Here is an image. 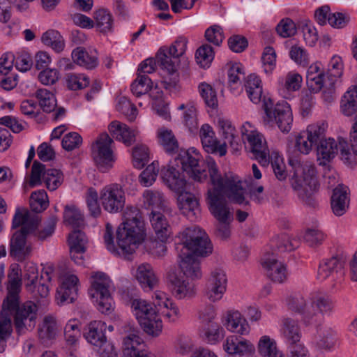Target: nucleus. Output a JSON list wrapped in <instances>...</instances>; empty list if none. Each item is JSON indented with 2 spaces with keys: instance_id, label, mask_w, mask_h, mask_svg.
<instances>
[{
  "instance_id": "obj_1",
  "label": "nucleus",
  "mask_w": 357,
  "mask_h": 357,
  "mask_svg": "<svg viewBox=\"0 0 357 357\" xmlns=\"http://www.w3.org/2000/svg\"><path fill=\"white\" fill-rule=\"evenodd\" d=\"M208 167L209 181L212 185L207 191L209 211L218 221L231 220L233 215L224 195L234 203L248 204L241 181L238 176L231 173L222 176L213 161H209Z\"/></svg>"
},
{
  "instance_id": "obj_2",
  "label": "nucleus",
  "mask_w": 357,
  "mask_h": 357,
  "mask_svg": "<svg viewBox=\"0 0 357 357\" xmlns=\"http://www.w3.org/2000/svg\"><path fill=\"white\" fill-rule=\"evenodd\" d=\"M177 238L176 250L181 275L192 280L201 278L200 262L195 256L206 257L212 252L213 246L207 234L199 227L192 226L181 231Z\"/></svg>"
},
{
  "instance_id": "obj_3",
  "label": "nucleus",
  "mask_w": 357,
  "mask_h": 357,
  "mask_svg": "<svg viewBox=\"0 0 357 357\" xmlns=\"http://www.w3.org/2000/svg\"><path fill=\"white\" fill-rule=\"evenodd\" d=\"M290 164L294 169L290 183L298 199L307 207L317 208L319 204L314 194L319 185L314 164L310 161H290Z\"/></svg>"
},
{
  "instance_id": "obj_4",
  "label": "nucleus",
  "mask_w": 357,
  "mask_h": 357,
  "mask_svg": "<svg viewBox=\"0 0 357 357\" xmlns=\"http://www.w3.org/2000/svg\"><path fill=\"white\" fill-rule=\"evenodd\" d=\"M145 225L139 209L127 206L123 211V222L116 231L117 243L122 254H132L145 237Z\"/></svg>"
},
{
  "instance_id": "obj_5",
  "label": "nucleus",
  "mask_w": 357,
  "mask_h": 357,
  "mask_svg": "<svg viewBox=\"0 0 357 357\" xmlns=\"http://www.w3.org/2000/svg\"><path fill=\"white\" fill-rule=\"evenodd\" d=\"M287 306L289 310L301 316L303 325L308 326L317 322L319 313H331L334 308V303L328 296L319 291H312L305 296L296 295L289 297Z\"/></svg>"
},
{
  "instance_id": "obj_6",
  "label": "nucleus",
  "mask_w": 357,
  "mask_h": 357,
  "mask_svg": "<svg viewBox=\"0 0 357 357\" xmlns=\"http://www.w3.org/2000/svg\"><path fill=\"white\" fill-rule=\"evenodd\" d=\"M40 222L39 216L25 208H17L13 219V228L22 227L16 231L10 243V254L17 261H23L32 250L26 239L32 234Z\"/></svg>"
},
{
  "instance_id": "obj_7",
  "label": "nucleus",
  "mask_w": 357,
  "mask_h": 357,
  "mask_svg": "<svg viewBox=\"0 0 357 357\" xmlns=\"http://www.w3.org/2000/svg\"><path fill=\"white\" fill-rule=\"evenodd\" d=\"M14 277L9 282L8 287V295L6 299H8L10 295L14 294L16 297L15 307L13 309H8V313L10 317L14 314V325L17 333L19 335L24 334L26 331L31 330L36 325L38 307L32 301H27L20 304L19 293L20 291L22 280L18 273H16Z\"/></svg>"
},
{
  "instance_id": "obj_8",
  "label": "nucleus",
  "mask_w": 357,
  "mask_h": 357,
  "mask_svg": "<svg viewBox=\"0 0 357 357\" xmlns=\"http://www.w3.org/2000/svg\"><path fill=\"white\" fill-rule=\"evenodd\" d=\"M113 283L105 273H93L91 277L90 296L96 299L98 310L109 314L114 310V303L111 296Z\"/></svg>"
},
{
  "instance_id": "obj_9",
  "label": "nucleus",
  "mask_w": 357,
  "mask_h": 357,
  "mask_svg": "<svg viewBox=\"0 0 357 357\" xmlns=\"http://www.w3.org/2000/svg\"><path fill=\"white\" fill-rule=\"evenodd\" d=\"M132 312L144 331L152 337L158 336L162 330V321L153 305L146 300H135Z\"/></svg>"
},
{
  "instance_id": "obj_10",
  "label": "nucleus",
  "mask_w": 357,
  "mask_h": 357,
  "mask_svg": "<svg viewBox=\"0 0 357 357\" xmlns=\"http://www.w3.org/2000/svg\"><path fill=\"white\" fill-rule=\"evenodd\" d=\"M202 156L198 151L194 148L188 150H181L178 156L175 159L176 165L181 164L180 168L185 172L192 178L199 182H203L207 179L208 172V164L209 159L205 165L201 160ZM215 162V161L213 160Z\"/></svg>"
},
{
  "instance_id": "obj_11",
  "label": "nucleus",
  "mask_w": 357,
  "mask_h": 357,
  "mask_svg": "<svg viewBox=\"0 0 357 357\" xmlns=\"http://www.w3.org/2000/svg\"><path fill=\"white\" fill-rule=\"evenodd\" d=\"M241 136L245 148L249 149L255 159L263 166L268 165L270 161V151L264 136L249 122L242 125Z\"/></svg>"
},
{
  "instance_id": "obj_12",
  "label": "nucleus",
  "mask_w": 357,
  "mask_h": 357,
  "mask_svg": "<svg viewBox=\"0 0 357 357\" xmlns=\"http://www.w3.org/2000/svg\"><path fill=\"white\" fill-rule=\"evenodd\" d=\"M263 107L265 112L264 123H276L282 132H289L292 126L293 115L291 109L285 100L273 105L271 99H264Z\"/></svg>"
},
{
  "instance_id": "obj_13",
  "label": "nucleus",
  "mask_w": 357,
  "mask_h": 357,
  "mask_svg": "<svg viewBox=\"0 0 357 357\" xmlns=\"http://www.w3.org/2000/svg\"><path fill=\"white\" fill-rule=\"evenodd\" d=\"M150 222L155 231V239L146 241L147 250L153 255L161 257L167 251L166 242L172 234V229L162 213H153Z\"/></svg>"
},
{
  "instance_id": "obj_14",
  "label": "nucleus",
  "mask_w": 357,
  "mask_h": 357,
  "mask_svg": "<svg viewBox=\"0 0 357 357\" xmlns=\"http://www.w3.org/2000/svg\"><path fill=\"white\" fill-rule=\"evenodd\" d=\"M91 156L101 172H107L113 166L116 158L114 153V143L108 134L98 135L91 144Z\"/></svg>"
},
{
  "instance_id": "obj_15",
  "label": "nucleus",
  "mask_w": 357,
  "mask_h": 357,
  "mask_svg": "<svg viewBox=\"0 0 357 357\" xmlns=\"http://www.w3.org/2000/svg\"><path fill=\"white\" fill-rule=\"evenodd\" d=\"M227 276L225 270L220 268L213 269L206 279L203 290L204 296L210 303L220 301L227 289Z\"/></svg>"
},
{
  "instance_id": "obj_16",
  "label": "nucleus",
  "mask_w": 357,
  "mask_h": 357,
  "mask_svg": "<svg viewBox=\"0 0 357 357\" xmlns=\"http://www.w3.org/2000/svg\"><path fill=\"white\" fill-rule=\"evenodd\" d=\"M306 82L309 90L313 93H318L323 89L328 90V92L324 91V98L327 101L332 100L334 87H330L328 85V76L326 77L321 63L315 62L309 66Z\"/></svg>"
},
{
  "instance_id": "obj_17",
  "label": "nucleus",
  "mask_w": 357,
  "mask_h": 357,
  "mask_svg": "<svg viewBox=\"0 0 357 357\" xmlns=\"http://www.w3.org/2000/svg\"><path fill=\"white\" fill-rule=\"evenodd\" d=\"M167 283L172 295L177 300L190 299L196 295L195 284L174 269H170L167 272Z\"/></svg>"
},
{
  "instance_id": "obj_18",
  "label": "nucleus",
  "mask_w": 357,
  "mask_h": 357,
  "mask_svg": "<svg viewBox=\"0 0 357 357\" xmlns=\"http://www.w3.org/2000/svg\"><path fill=\"white\" fill-rule=\"evenodd\" d=\"M105 211L110 213L121 211L126 204V195L122 187L117 183L105 185L99 194Z\"/></svg>"
},
{
  "instance_id": "obj_19",
  "label": "nucleus",
  "mask_w": 357,
  "mask_h": 357,
  "mask_svg": "<svg viewBox=\"0 0 357 357\" xmlns=\"http://www.w3.org/2000/svg\"><path fill=\"white\" fill-rule=\"evenodd\" d=\"M319 142L317 153L323 159L329 160L333 158L340 150L341 159L347 164L352 162L351 158L354 153L350 152L348 144L343 138H339L338 142H337L333 138L324 139V137H322Z\"/></svg>"
},
{
  "instance_id": "obj_20",
  "label": "nucleus",
  "mask_w": 357,
  "mask_h": 357,
  "mask_svg": "<svg viewBox=\"0 0 357 357\" xmlns=\"http://www.w3.org/2000/svg\"><path fill=\"white\" fill-rule=\"evenodd\" d=\"M326 125L324 123H317L309 125L306 130L301 132L296 137V147L299 152L308 154L313 146H317L319 140L325 135Z\"/></svg>"
},
{
  "instance_id": "obj_21",
  "label": "nucleus",
  "mask_w": 357,
  "mask_h": 357,
  "mask_svg": "<svg viewBox=\"0 0 357 357\" xmlns=\"http://www.w3.org/2000/svg\"><path fill=\"white\" fill-rule=\"evenodd\" d=\"M79 279L74 274H64L56 290V300L59 305L73 303L77 297Z\"/></svg>"
},
{
  "instance_id": "obj_22",
  "label": "nucleus",
  "mask_w": 357,
  "mask_h": 357,
  "mask_svg": "<svg viewBox=\"0 0 357 357\" xmlns=\"http://www.w3.org/2000/svg\"><path fill=\"white\" fill-rule=\"evenodd\" d=\"M344 258L342 255H337L330 259L324 260L319 266L317 278L324 281L329 277L333 280H341L343 278L344 272L343 266Z\"/></svg>"
},
{
  "instance_id": "obj_23",
  "label": "nucleus",
  "mask_w": 357,
  "mask_h": 357,
  "mask_svg": "<svg viewBox=\"0 0 357 357\" xmlns=\"http://www.w3.org/2000/svg\"><path fill=\"white\" fill-rule=\"evenodd\" d=\"M16 302L15 296L10 295L5 299L2 304L0 313V353H3L6 347L7 340L13 332L12 322L8 309H13Z\"/></svg>"
},
{
  "instance_id": "obj_24",
  "label": "nucleus",
  "mask_w": 357,
  "mask_h": 357,
  "mask_svg": "<svg viewBox=\"0 0 357 357\" xmlns=\"http://www.w3.org/2000/svg\"><path fill=\"white\" fill-rule=\"evenodd\" d=\"M221 320L223 326L231 333L240 335H247L250 333V325L238 310H228L222 315Z\"/></svg>"
},
{
  "instance_id": "obj_25",
  "label": "nucleus",
  "mask_w": 357,
  "mask_h": 357,
  "mask_svg": "<svg viewBox=\"0 0 357 357\" xmlns=\"http://www.w3.org/2000/svg\"><path fill=\"white\" fill-rule=\"evenodd\" d=\"M160 176L163 183L172 191L180 193L185 190L187 181L181 169L169 164L161 169Z\"/></svg>"
},
{
  "instance_id": "obj_26",
  "label": "nucleus",
  "mask_w": 357,
  "mask_h": 357,
  "mask_svg": "<svg viewBox=\"0 0 357 357\" xmlns=\"http://www.w3.org/2000/svg\"><path fill=\"white\" fill-rule=\"evenodd\" d=\"M199 137L204 149L208 153H218L223 156L227 153L226 142L220 144L211 126L204 124L199 131Z\"/></svg>"
},
{
  "instance_id": "obj_27",
  "label": "nucleus",
  "mask_w": 357,
  "mask_h": 357,
  "mask_svg": "<svg viewBox=\"0 0 357 357\" xmlns=\"http://www.w3.org/2000/svg\"><path fill=\"white\" fill-rule=\"evenodd\" d=\"M223 349L230 355H245L253 352L255 347L242 335L233 334L225 339Z\"/></svg>"
},
{
  "instance_id": "obj_28",
  "label": "nucleus",
  "mask_w": 357,
  "mask_h": 357,
  "mask_svg": "<svg viewBox=\"0 0 357 357\" xmlns=\"http://www.w3.org/2000/svg\"><path fill=\"white\" fill-rule=\"evenodd\" d=\"M266 275L275 283L284 282L288 277L286 265L278 261L275 257H268L261 262Z\"/></svg>"
},
{
  "instance_id": "obj_29",
  "label": "nucleus",
  "mask_w": 357,
  "mask_h": 357,
  "mask_svg": "<svg viewBox=\"0 0 357 357\" xmlns=\"http://www.w3.org/2000/svg\"><path fill=\"white\" fill-rule=\"evenodd\" d=\"M281 335L287 347L303 344L302 332L297 320L284 318L282 321Z\"/></svg>"
},
{
  "instance_id": "obj_30",
  "label": "nucleus",
  "mask_w": 357,
  "mask_h": 357,
  "mask_svg": "<svg viewBox=\"0 0 357 357\" xmlns=\"http://www.w3.org/2000/svg\"><path fill=\"white\" fill-rule=\"evenodd\" d=\"M178 194V203L181 213L191 221L195 220L200 214L197 199L188 192L183 191Z\"/></svg>"
},
{
  "instance_id": "obj_31",
  "label": "nucleus",
  "mask_w": 357,
  "mask_h": 357,
  "mask_svg": "<svg viewBox=\"0 0 357 357\" xmlns=\"http://www.w3.org/2000/svg\"><path fill=\"white\" fill-rule=\"evenodd\" d=\"M111 135L116 140L123 142L126 146H130L136 141L138 131L130 128L126 124L118 121H114L108 126Z\"/></svg>"
},
{
  "instance_id": "obj_32",
  "label": "nucleus",
  "mask_w": 357,
  "mask_h": 357,
  "mask_svg": "<svg viewBox=\"0 0 357 357\" xmlns=\"http://www.w3.org/2000/svg\"><path fill=\"white\" fill-rule=\"evenodd\" d=\"M71 55L75 63L86 69H94L99 63L98 52L94 48L79 47L73 50Z\"/></svg>"
},
{
  "instance_id": "obj_33",
  "label": "nucleus",
  "mask_w": 357,
  "mask_h": 357,
  "mask_svg": "<svg viewBox=\"0 0 357 357\" xmlns=\"http://www.w3.org/2000/svg\"><path fill=\"white\" fill-rule=\"evenodd\" d=\"M144 204L148 208H151L152 211L149 215V219L153 213H160V211L167 212L169 208L167 205V201L163 193L159 190H146L143 192Z\"/></svg>"
},
{
  "instance_id": "obj_34",
  "label": "nucleus",
  "mask_w": 357,
  "mask_h": 357,
  "mask_svg": "<svg viewBox=\"0 0 357 357\" xmlns=\"http://www.w3.org/2000/svg\"><path fill=\"white\" fill-rule=\"evenodd\" d=\"M143 340L133 331L123 338V354L124 357H137L146 351Z\"/></svg>"
},
{
  "instance_id": "obj_35",
  "label": "nucleus",
  "mask_w": 357,
  "mask_h": 357,
  "mask_svg": "<svg viewBox=\"0 0 357 357\" xmlns=\"http://www.w3.org/2000/svg\"><path fill=\"white\" fill-rule=\"evenodd\" d=\"M349 206L348 188L339 185L333 190L331 197L332 211L336 216H342L347 212Z\"/></svg>"
},
{
  "instance_id": "obj_36",
  "label": "nucleus",
  "mask_w": 357,
  "mask_h": 357,
  "mask_svg": "<svg viewBox=\"0 0 357 357\" xmlns=\"http://www.w3.org/2000/svg\"><path fill=\"white\" fill-rule=\"evenodd\" d=\"M106 324L99 320H95L88 324L84 330V337L93 346L99 345L105 340Z\"/></svg>"
},
{
  "instance_id": "obj_37",
  "label": "nucleus",
  "mask_w": 357,
  "mask_h": 357,
  "mask_svg": "<svg viewBox=\"0 0 357 357\" xmlns=\"http://www.w3.org/2000/svg\"><path fill=\"white\" fill-rule=\"evenodd\" d=\"M135 277L141 287L145 291H149L157 286L158 280L151 266L147 263H143L138 266Z\"/></svg>"
},
{
  "instance_id": "obj_38",
  "label": "nucleus",
  "mask_w": 357,
  "mask_h": 357,
  "mask_svg": "<svg viewBox=\"0 0 357 357\" xmlns=\"http://www.w3.org/2000/svg\"><path fill=\"white\" fill-rule=\"evenodd\" d=\"M339 340V333L335 327L325 326L319 334L317 347L320 350L331 351Z\"/></svg>"
},
{
  "instance_id": "obj_39",
  "label": "nucleus",
  "mask_w": 357,
  "mask_h": 357,
  "mask_svg": "<svg viewBox=\"0 0 357 357\" xmlns=\"http://www.w3.org/2000/svg\"><path fill=\"white\" fill-rule=\"evenodd\" d=\"M157 137L159 144L169 154H174L178 151V142L173 132L165 128L158 130Z\"/></svg>"
},
{
  "instance_id": "obj_40",
  "label": "nucleus",
  "mask_w": 357,
  "mask_h": 357,
  "mask_svg": "<svg viewBox=\"0 0 357 357\" xmlns=\"http://www.w3.org/2000/svg\"><path fill=\"white\" fill-rule=\"evenodd\" d=\"M340 111L347 116L357 112V86H351L344 93L340 102Z\"/></svg>"
},
{
  "instance_id": "obj_41",
  "label": "nucleus",
  "mask_w": 357,
  "mask_h": 357,
  "mask_svg": "<svg viewBox=\"0 0 357 357\" xmlns=\"http://www.w3.org/2000/svg\"><path fill=\"white\" fill-rule=\"evenodd\" d=\"M244 86L250 100L255 104L259 103L263 93L259 77L255 74L250 75L246 78Z\"/></svg>"
},
{
  "instance_id": "obj_42",
  "label": "nucleus",
  "mask_w": 357,
  "mask_h": 357,
  "mask_svg": "<svg viewBox=\"0 0 357 357\" xmlns=\"http://www.w3.org/2000/svg\"><path fill=\"white\" fill-rule=\"evenodd\" d=\"M203 338L209 344H215L221 341L225 331L220 324L215 321H210L203 328Z\"/></svg>"
},
{
  "instance_id": "obj_43",
  "label": "nucleus",
  "mask_w": 357,
  "mask_h": 357,
  "mask_svg": "<svg viewBox=\"0 0 357 357\" xmlns=\"http://www.w3.org/2000/svg\"><path fill=\"white\" fill-rule=\"evenodd\" d=\"M94 25L99 31L107 33L113 28L114 20L110 12L105 8H100L93 13Z\"/></svg>"
},
{
  "instance_id": "obj_44",
  "label": "nucleus",
  "mask_w": 357,
  "mask_h": 357,
  "mask_svg": "<svg viewBox=\"0 0 357 357\" xmlns=\"http://www.w3.org/2000/svg\"><path fill=\"white\" fill-rule=\"evenodd\" d=\"M57 333L56 322L54 317L47 316L44 318L41 326L38 329V336L43 343L47 344L54 339Z\"/></svg>"
},
{
  "instance_id": "obj_45",
  "label": "nucleus",
  "mask_w": 357,
  "mask_h": 357,
  "mask_svg": "<svg viewBox=\"0 0 357 357\" xmlns=\"http://www.w3.org/2000/svg\"><path fill=\"white\" fill-rule=\"evenodd\" d=\"M258 351L263 357H284L278 351L275 341L268 335H264L259 339Z\"/></svg>"
},
{
  "instance_id": "obj_46",
  "label": "nucleus",
  "mask_w": 357,
  "mask_h": 357,
  "mask_svg": "<svg viewBox=\"0 0 357 357\" xmlns=\"http://www.w3.org/2000/svg\"><path fill=\"white\" fill-rule=\"evenodd\" d=\"M36 97L39 105L45 112H51L56 107V99L53 93L46 89H39L36 91Z\"/></svg>"
},
{
  "instance_id": "obj_47",
  "label": "nucleus",
  "mask_w": 357,
  "mask_h": 357,
  "mask_svg": "<svg viewBox=\"0 0 357 357\" xmlns=\"http://www.w3.org/2000/svg\"><path fill=\"white\" fill-rule=\"evenodd\" d=\"M42 42L47 46H50L56 52L63 51L65 43L60 33L54 29H50L45 32L41 38Z\"/></svg>"
},
{
  "instance_id": "obj_48",
  "label": "nucleus",
  "mask_w": 357,
  "mask_h": 357,
  "mask_svg": "<svg viewBox=\"0 0 357 357\" xmlns=\"http://www.w3.org/2000/svg\"><path fill=\"white\" fill-rule=\"evenodd\" d=\"M343 64L341 57L333 56L328 66L327 75L328 76V85L334 87L335 82L342 76Z\"/></svg>"
},
{
  "instance_id": "obj_49",
  "label": "nucleus",
  "mask_w": 357,
  "mask_h": 357,
  "mask_svg": "<svg viewBox=\"0 0 357 357\" xmlns=\"http://www.w3.org/2000/svg\"><path fill=\"white\" fill-rule=\"evenodd\" d=\"M43 182L48 190H56L63 182V174L56 169H47L43 172Z\"/></svg>"
},
{
  "instance_id": "obj_50",
  "label": "nucleus",
  "mask_w": 357,
  "mask_h": 357,
  "mask_svg": "<svg viewBox=\"0 0 357 357\" xmlns=\"http://www.w3.org/2000/svg\"><path fill=\"white\" fill-rule=\"evenodd\" d=\"M63 222L73 227H79L84 222L83 215L75 205H67L63 212Z\"/></svg>"
},
{
  "instance_id": "obj_51",
  "label": "nucleus",
  "mask_w": 357,
  "mask_h": 357,
  "mask_svg": "<svg viewBox=\"0 0 357 357\" xmlns=\"http://www.w3.org/2000/svg\"><path fill=\"white\" fill-rule=\"evenodd\" d=\"M87 238L80 230L73 231L68 236L70 252H77V250L86 251Z\"/></svg>"
},
{
  "instance_id": "obj_52",
  "label": "nucleus",
  "mask_w": 357,
  "mask_h": 357,
  "mask_svg": "<svg viewBox=\"0 0 357 357\" xmlns=\"http://www.w3.org/2000/svg\"><path fill=\"white\" fill-rule=\"evenodd\" d=\"M163 47H161L158 54L157 59L161 67L168 71L169 73H173L176 70V67L178 64L179 60L176 58H174V56L167 53Z\"/></svg>"
},
{
  "instance_id": "obj_53",
  "label": "nucleus",
  "mask_w": 357,
  "mask_h": 357,
  "mask_svg": "<svg viewBox=\"0 0 357 357\" xmlns=\"http://www.w3.org/2000/svg\"><path fill=\"white\" fill-rule=\"evenodd\" d=\"M194 347L192 338L185 334H179L174 342V350L176 354L185 356L190 354Z\"/></svg>"
},
{
  "instance_id": "obj_54",
  "label": "nucleus",
  "mask_w": 357,
  "mask_h": 357,
  "mask_svg": "<svg viewBox=\"0 0 357 357\" xmlns=\"http://www.w3.org/2000/svg\"><path fill=\"white\" fill-rule=\"evenodd\" d=\"M48 206L47 195L44 190H39L31 193L30 197V207L36 213H40Z\"/></svg>"
},
{
  "instance_id": "obj_55",
  "label": "nucleus",
  "mask_w": 357,
  "mask_h": 357,
  "mask_svg": "<svg viewBox=\"0 0 357 357\" xmlns=\"http://www.w3.org/2000/svg\"><path fill=\"white\" fill-rule=\"evenodd\" d=\"M199 91L206 105L212 109H217L218 100L216 91L208 84L203 82L199 85Z\"/></svg>"
},
{
  "instance_id": "obj_56",
  "label": "nucleus",
  "mask_w": 357,
  "mask_h": 357,
  "mask_svg": "<svg viewBox=\"0 0 357 357\" xmlns=\"http://www.w3.org/2000/svg\"><path fill=\"white\" fill-rule=\"evenodd\" d=\"M218 126L222 136L227 141L225 142L233 146L234 143H236V130L231 122L228 119L219 118L218 120Z\"/></svg>"
},
{
  "instance_id": "obj_57",
  "label": "nucleus",
  "mask_w": 357,
  "mask_h": 357,
  "mask_svg": "<svg viewBox=\"0 0 357 357\" xmlns=\"http://www.w3.org/2000/svg\"><path fill=\"white\" fill-rule=\"evenodd\" d=\"M65 339L68 345L76 346L81 336L79 324L76 320L69 321L64 329Z\"/></svg>"
},
{
  "instance_id": "obj_58",
  "label": "nucleus",
  "mask_w": 357,
  "mask_h": 357,
  "mask_svg": "<svg viewBox=\"0 0 357 357\" xmlns=\"http://www.w3.org/2000/svg\"><path fill=\"white\" fill-rule=\"evenodd\" d=\"M130 87L134 95L140 96L146 94L151 89L152 82L147 75H138Z\"/></svg>"
},
{
  "instance_id": "obj_59",
  "label": "nucleus",
  "mask_w": 357,
  "mask_h": 357,
  "mask_svg": "<svg viewBox=\"0 0 357 357\" xmlns=\"http://www.w3.org/2000/svg\"><path fill=\"white\" fill-rule=\"evenodd\" d=\"M304 241L310 247H317L323 243L326 234L319 228H308L304 234Z\"/></svg>"
},
{
  "instance_id": "obj_60",
  "label": "nucleus",
  "mask_w": 357,
  "mask_h": 357,
  "mask_svg": "<svg viewBox=\"0 0 357 357\" xmlns=\"http://www.w3.org/2000/svg\"><path fill=\"white\" fill-rule=\"evenodd\" d=\"M67 86L70 90H79L89 86V78L84 74L68 73L66 77Z\"/></svg>"
},
{
  "instance_id": "obj_61",
  "label": "nucleus",
  "mask_w": 357,
  "mask_h": 357,
  "mask_svg": "<svg viewBox=\"0 0 357 357\" xmlns=\"http://www.w3.org/2000/svg\"><path fill=\"white\" fill-rule=\"evenodd\" d=\"M159 172V164L158 162H153L141 173L139 181L145 187L151 185L156 180Z\"/></svg>"
},
{
  "instance_id": "obj_62",
  "label": "nucleus",
  "mask_w": 357,
  "mask_h": 357,
  "mask_svg": "<svg viewBox=\"0 0 357 357\" xmlns=\"http://www.w3.org/2000/svg\"><path fill=\"white\" fill-rule=\"evenodd\" d=\"M132 155L133 165L137 169H142L149 161V149L144 144L135 146L132 149Z\"/></svg>"
},
{
  "instance_id": "obj_63",
  "label": "nucleus",
  "mask_w": 357,
  "mask_h": 357,
  "mask_svg": "<svg viewBox=\"0 0 357 357\" xmlns=\"http://www.w3.org/2000/svg\"><path fill=\"white\" fill-rule=\"evenodd\" d=\"M24 279L27 281L26 289L28 291H33L38 281V271L36 264L27 262L24 266Z\"/></svg>"
},
{
  "instance_id": "obj_64",
  "label": "nucleus",
  "mask_w": 357,
  "mask_h": 357,
  "mask_svg": "<svg viewBox=\"0 0 357 357\" xmlns=\"http://www.w3.org/2000/svg\"><path fill=\"white\" fill-rule=\"evenodd\" d=\"M195 58L197 59V62L202 67H208L214 58V52L212 47L208 44L202 45L197 49Z\"/></svg>"
}]
</instances>
